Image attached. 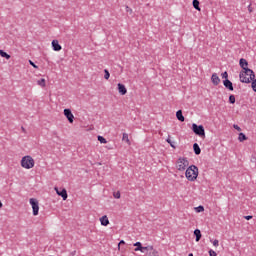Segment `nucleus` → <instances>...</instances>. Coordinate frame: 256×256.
<instances>
[{
  "instance_id": "nucleus-37",
  "label": "nucleus",
  "mask_w": 256,
  "mask_h": 256,
  "mask_svg": "<svg viewBox=\"0 0 256 256\" xmlns=\"http://www.w3.org/2000/svg\"><path fill=\"white\" fill-rule=\"evenodd\" d=\"M244 219H246V221H251V219H253V216H244Z\"/></svg>"
},
{
  "instance_id": "nucleus-41",
  "label": "nucleus",
  "mask_w": 256,
  "mask_h": 256,
  "mask_svg": "<svg viewBox=\"0 0 256 256\" xmlns=\"http://www.w3.org/2000/svg\"><path fill=\"white\" fill-rule=\"evenodd\" d=\"M3 207V203L0 201V209Z\"/></svg>"
},
{
  "instance_id": "nucleus-29",
  "label": "nucleus",
  "mask_w": 256,
  "mask_h": 256,
  "mask_svg": "<svg viewBox=\"0 0 256 256\" xmlns=\"http://www.w3.org/2000/svg\"><path fill=\"white\" fill-rule=\"evenodd\" d=\"M214 247H219V240H210Z\"/></svg>"
},
{
  "instance_id": "nucleus-14",
  "label": "nucleus",
  "mask_w": 256,
  "mask_h": 256,
  "mask_svg": "<svg viewBox=\"0 0 256 256\" xmlns=\"http://www.w3.org/2000/svg\"><path fill=\"white\" fill-rule=\"evenodd\" d=\"M100 223L103 227H107V225H109V218L107 215H104L100 218Z\"/></svg>"
},
{
  "instance_id": "nucleus-9",
  "label": "nucleus",
  "mask_w": 256,
  "mask_h": 256,
  "mask_svg": "<svg viewBox=\"0 0 256 256\" xmlns=\"http://www.w3.org/2000/svg\"><path fill=\"white\" fill-rule=\"evenodd\" d=\"M54 191H56L57 195H59V197H62L63 201H67V190L65 188H63L61 191H59V188L55 187Z\"/></svg>"
},
{
  "instance_id": "nucleus-25",
  "label": "nucleus",
  "mask_w": 256,
  "mask_h": 256,
  "mask_svg": "<svg viewBox=\"0 0 256 256\" xmlns=\"http://www.w3.org/2000/svg\"><path fill=\"white\" fill-rule=\"evenodd\" d=\"M194 211H196V213H203V211H205V207L203 206L195 207Z\"/></svg>"
},
{
  "instance_id": "nucleus-35",
  "label": "nucleus",
  "mask_w": 256,
  "mask_h": 256,
  "mask_svg": "<svg viewBox=\"0 0 256 256\" xmlns=\"http://www.w3.org/2000/svg\"><path fill=\"white\" fill-rule=\"evenodd\" d=\"M121 245H125V240H121V241L118 243V249H121Z\"/></svg>"
},
{
  "instance_id": "nucleus-22",
  "label": "nucleus",
  "mask_w": 256,
  "mask_h": 256,
  "mask_svg": "<svg viewBox=\"0 0 256 256\" xmlns=\"http://www.w3.org/2000/svg\"><path fill=\"white\" fill-rule=\"evenodd\" d=\"M192 4L196 11H201V8L199 7V0H193Z\"/></svg>"
},
{
  "instance_id": "nucleus-11",
  "label": "nucleus",
  "mask_w": 256,
  "mask_h": 256,
  "mask_svg": "<svg viewBox=\"0 0 256 256\" xmlns=\"http://www.w3.org/2000/svg\"><path fill=\"white\" fill-rule=\"evenodd\" d=\"M211 81H212L213 85L217 86V85H219V83H221V78H219L217 73H213L211 76Z\"/></svg>"
},
{
  "instance_id": "nucleus-15",
  "label": "nucleus",
  "mask_w": 256,
  "mask_h": 256,
  "mask_svg": "<svg viewBox=\"0 0 256 256\" xmlns=\"http://www.w3.org/2000/svg\"><path fill=\"white\" fill-rule=\"evenodd\" d=\"M223 83L226 89H229V91H233V83L229 79L224 80Z\"/></svg>"
},
{
  "instance_id": "nucleus-12",
  "label": "nucleus",
  "mask_w": 256,
  "mask_h": 256,
  "mask_svg": "<svg viewBox=\"0 0 256 256\" xmlns=\"http://www.w3.org/2000/svg\"><path fill=\"white\" fill-rule=\"evenodd\" d=\"M117 87H118V93L120 95H127V88L125 87V85L118 83Z\"/></svg>"
},
{
  "instance_id": "nucleus-17",
  "label": "nucleus",
  "mask_w": 256,
  "mask_h": 256,
  "mask_svg": "<svg viewBox=\"0 0 256 256\" xmlns=\"http://www.w3.org/2000/svg\"><path fill=\"white\" fill-rule=\"evenodd\" d=\"M176 117L178 119V121H181L183 123V121H185V116H183V111L178 110L176 112Z\"/></svg>"
},
{
  "instance_id": "nucleus-23",
  "label": "nucleus",
  "mask_w": 256,
  "mask_h": 256,
  "mask_svg": "<svg viewBox=\"0 0 256 256\" xmlns=\"http://www.w3.org/2000/svg\"><path fill=\"white\" fill-rule=\"evenodd\" d=\"M0 56L4 57L5 59H11V55L7 54V52L0 49Z\"/></svg>"
},
{
  "instance_id": "nucleus-2",
  "label": "nucleus",
  "mask_w": 256,
  "mask_h": 256,
  "mask_svg": "<svg viewBox=\"0 0 256 256\" xmlns=\"http://www.w3.org/2000/svg\"><path fill=\"white\" fill-rule=\"evenodd\" d=\"M241 83H251L255 79V72L251 69H245L240 72Z\"/></svg>"
},
{
  "instance_id": "nucleus-30",
  "label": "nucleus",
  "mask_w": 256,
  "mask_h": 256,
  "mask_svg": "<svg viewBox=\"0 0 256 256\" xmlns=\"http://www.w3.org/2000/svg\"><path fill=\"white\" fill-rule=\"evenodd\" d=\"M229 103H232V104L235 103V95H230L229 96Z\"/></svg>"
},
{
  "instance_id": "nucleus-36",
  "label": "nucleus",
  "mask_w": 256,
  "mask_h": 256,
  "mask_svg": "<svg viewBox=\"0 0 256 256\" xmlns=\"http://www.w3.org/2000/svg\"><path fill=\"white\" fill-rule=\"evenodd\" d=\"M227 77H229L227 72L222 73V79H227Z\"/></svg>"
},
{
  "instance_id": "nucleus-32",
  "label": "nucleus",
  "mask_w": 256,
  "mask_h": 256,
  "mask_svg": "<svg viewBox=\"0 0 256 256\" xmlns=\"http://www.w3.org/2000/svg\"><path fill=\"white\" fill-rule=\"evenodd\" d=\"M252 89H253V91H255V93H256V79H254V80L252 81Z\"/></svg>"
},
{
  "instance_id": "nucleus-24",
  "label": "nucleus",
  "mask_w": 256,
  "mask_h": 256,
  "mask_svg": "<svg viewBox=\"0 0 256 256\" xmlns=\"http://www.w3.org/2000/svg\"><path fill=\"white\" fill-rule=\"evenodd\" d=\"M238 140L240 141V143H243V141H247V136H245L244 133H240L238 136Z\"/></svg>"
},
{
  "instance_id": "nucleus-39",
  "label": "nucleus",
  "mask_w": 256,
  "mask_h": 256,
  "mask_svg": "<svg viewBox=\"0 0 256 256\" xmlns=\"http://www.w3.org/2000/svg\"><path fill=\"white\" fill-rule=\"evenodd\" d=\"M234 129H236V131H241V127H239V125H234Z\"/></svg>"
},
{
  "instance_id": "nucleus-13",
  "label": "nucleus",
  "mask_w": 256,
  "mask_h": 256,
  "mask_svg": "<svg viewBox=\"0 0 256 256\" xmlns=\"http://www.w3.org/2000/svg\"><path fill=\"white\" fill-rule=\"evenodd\" d=\"M52 48H53V51H61L63 49L61 47V44H59V40L52 41Z\"/></svg>"
},
{
  "instance_id": "nucleus-31",
  "label": "nucleus",
  "mask_w": 256,
  "mask_h": 256,
  "mask_svg": "<svg viewBox=\"0 0 256 256\" xmlns=\"http://www.w3.org/2000/svg\"><path fill=\"white\" fill-rule=\"evenodd\" d=\"M166 141H167V143H169V145L172 147V149H175V145L171 141V138L166 139Z\"/></svg>"
},
{
  "instance_id": "nucleus-6",
  "label": "nucleus",
  "mask_w": 256,
  "mask_h": 256,
  "mask_svg": "<svg viewBox=\"0 0 256 256\" xmlns=\"http://www.w3.org/2000/svg\"><path fill=\"white\" fill-rule=\"evenodd\" d=\"M29 203L32 207L34 217H37L39 215V200L37 198H30Z\"/></svg>"
},
{
  "instance_id": "nucleus-40",
  "label": "nucleus",
  "mask_w": 256,
  "mask_h": 256,
  "mask_svg": "<svg viewBox=\"0 0 256 256\" xmlns=\"http://www.w3.org/2000/svg\"><path fill=\"white\" fill-rule=\"evenodd\" d=\"M249 13H253V8L251 7V4L248 6Z\"/></svg>"
},
{
  "instance_id": "nucleus-16",
  "label": "nucleus",
  "mask_w": 256,
  "mask_h": 256,
  "mask_svg": "<svg viewBox=\"0 0 256 256\" xmlns=\"http://www.w3.org/2000/svg\"><path fill=\"white\" fill-rule=\"evenodd\" d=\"M249 65V63L247 62V60L245 58L240 59V67L243 69V71H245V69H249L247 68Z\"/></svg>"
},
{
  "instance_id": "nucleus-19",
  "label": "nucleus",
  "mask_w": 256,
  "mask_h": 256,
  "mask_svg": "<svg viewBox=\"0 0 256 256\" xmlns=\"http://www.w3.org/2000/svg\"><path fill=\"white\" fill-rule=\"evenodd\" d=\"M194 235L196 237V242L199 243V241H201V230L199 229L194 230Z\"/></svg>"
},
{
  "instance_id": "nucleus-18",
  "label": "nucleus",
  "mask_w": 256,
  "mask_h": 256,
  "mask_svg": "<svg viewBox=\"0 0 256 256\" xmlns=\"http://www.w3.org/2000/svg\"><path fill=\"white\" fill-rule=\"evenodd\" d=\"M193 149H194L195 155H201V148L199 147V144L194 143L193 144Z\"/></svg>"
},
{
  "instance_id": "nucleus-28",
  "label": "nucleus",
  "mask_w": 256,
  "mask_h": 256,
  "mask_svg": "<svg viewBox=\"0 0 256 256\" xmlns=\"http://www.w3.org/2000/svg\"><path fill=\"white\" fill-rule=\"evenodd\" d=\"M113 197H114L115 199H121V192H119V191L114 192V193H113Z\"/></svg>"
},
{
  "instance_id": "nucleus-27",
  "label": "nucleus",
  "mask_w": 256,
  "mask_h": 256,
  "mask_svg": "<svg viewBox=\"0 0 256 256\" xmlns=\"http://www.w3.org/2000/svg\"><path fill=\"white\" fill-rule=\"evenodd\" d=\"M98 141L102 144H106L107 143V139H105V137L103 136H98Z\"/></svg>"
},
{
  "instance_id": "nucleus-21",
  "label": "nucleus",
  "mask_w": 256,
  "mask_h": 256,
  "mask_svg": "<svg viewBox=\"0 0 256 256\" xmlns=\"http://www.w3.org/2000/svg\"><path fill=\"white\" fill-rule=\"evenodd\" d=\"M37 85H39V87H46L47 83L45 78H41L40 80H38Z\"/></svg>"
},
{
  "instance_id": "nucleus-5",
  "label": "nucleus",
  "mask_w": 256,
  "mask_h": 256,
  "mask_svg": "<svg viewBox=\"0 0 256 256\" xmlns=\"http://www.w3.org/2000/svg\"><path fill=\"white\" fill-rule=\"evenodd\" d=\"M192 131L195 133V135H198V137H201V139H205V128L203 125H197L192 124Z\"/></svg>"
},
{
  "instance_id": "nucleus-42",
  "label": "nucleus",
  "mask_w": 256,
  "mask_h": 256,
  "mask_svg": "<svg viewBox=\"0 0 256 256\" xmlns=\"http://www.w3.org/2000/svg\"><path fill=\"white\" fill-rule=\"evenodd\" d=\"M188 256H193V253H190Z\"/></svg>"
},
{
  "instance_id": "nucleus-26",
  "label": "nucleus",
  "mask_w": 256,
  "mask_h": 256,
  "mask_svg": "<svg viewBox=\"0 0 256 256\" xmlns=\"http://www.w3.org/2000/svg\"><path fill=\"white\" fill-rule=\"evenodd\" d=\"M104 79H106V81H109V77H111V74L109 73V70L105 69L104 70Z\"/></svg>"
},
{
  "instance_id": "nucleus-4",
  "label": "nucleus",
  "mask_w": 256,
  "mask_h": 256,
  "mask_svg": "<svg viewBox=\"0 0 256 256\" xmlns=\"http://www.w3.org/2000/svg\"><path fill=\"white\" fill-rule=\"evenodd\" d=\"M20 165L23 169H33L35 167V159L29 155L23 156Z\"/></svg>"
},
{
  "instance_id": "nucleus-8",
  "label": "nucleus",
  "mask_w": 256,
  "mask_h": 256,
  "mask_svg": "<svg viewBox=\"0 0 256 256\" xmlns=\"http://www.w3.org/2000/svg\"><path fill=\"white\" fill-rule=\"evenodd\" d=\"M64 116L69 121V123H73V121H75V116L73 115V112H71V109H64Z\"/></svg>"
},
{
  "instance_id": "nucleus-34",
  "label": "nucleus",
  "mask_w": 256,
  "mask_h": 256,
  "mask_svg": "<svg viewBox=\"0 0 256 256\" xmlns=\"http://www.w3.org/2000/svg\"><path fill=\"white\" fill-rule=\"evenodd\" d=\"M209 256H217V252L215 250H209Z\"/></svg>"
},
{
  "instance_id": "nucleus-3",
  "label": "nucleus",
  "mask_w": 256,
  "mask_h": 256,
  "mask_svg": "<svg viewBox=\"0 0 256 256\" xmlns=\"http://www.w3.org/2000/svg\"><path fill=\"white\" fill-rule=\"evenodd\" d=\"M175 167L177 171H180V173H183L186 169H189V159L187 157H179L176 160Z\"/></svg>"
},
{
  "instance_id": "nucleus-38",
  "label": "nucleus",
  "mask_w": 256,
  "mask_h": 256,
  "mask_svg": "<svg viewBox=\"0 0 256 256\" xmlns=\"http://www.w3.org/2000/svg\"><path fill=\"white\" fill-rule=\"evenodd\" d=\"M126 11H127L128 13H133V9L129 8V6L126 7Z\"/></svg>"
},
{
  "instance_id": "nucleus-7",
  "label": "nucleus",
  "mask_w": 256,
  "mask_h": 256,
  "mask_svg": "<svg viewBox=\"0 0 256 256\" xmlns=\"http://www.w3.org/2000/svg\"><path fill=\"white\" fill-rule=\"evenodd\" d=\"M145 256H159V252L153 246H146Z\"/></svg>"
},
{
  "instance_id": "nucleus-1",
  "label": "nucleus",
  "mask_w": 256,
  "mask_h": 256,
  "mask_svg": "<svg viewBox=\"0 0 256 256\" xmlns=\"http://www.w3.org/2000/svg\"><path fill=\"white\" fill-rule=\"evenodd\" d=\"M185 177L187 181H197V178L199 177V168L195 165H190L185 171Z\"/></svg>"
},
{
  "instance_id": "nucleus-33",
  "label": "nucleus",
  "mask_w": 256,
  "mask_h": 256,
  "mask_svg": "<svg viewBox=\"0 0 256 256\" xmlns=\"http://www.w3.org/2000/svg\"><path fill=\"white\" fill-rule=\"evenodd\" d=\"M29 63L32 67H34V69H39V66H37L35 63H33V61L29 60Z\"/></svg>"
},
{
  "instance_id": "nucleus-20",
  "label": "nucleus",
  "mask_w": 256,
  "mask_h": 256,
  "mask_svg": "<svg viewBox=\"0 0 256 256\" xmlns=\"http://www.w3.org/2000/svg\"><path fill=\"white\" fill-rule=\"evenodd\" d=\"M122 141H125L128 145H131V140H129V134L123 133Z\"/></svg>"
},
{
  "instance_id": "nucleus-10",
  "label": "nucleus",
  "mask_w": 256,
  "mask_h": 256,
  "mask_svg": "<svg viewBox=\"0 0 256 256\" xmlns=\"http://www.w3.org/2000/svg\"><path fill=\"white\" fill-rule=\"evenodd\" d=\"M134 247H136L134 251L136 252L140 251L141 253H146L147 247H143V244H141V242L134 243Z\"/></svg>"
}]
</instances>
